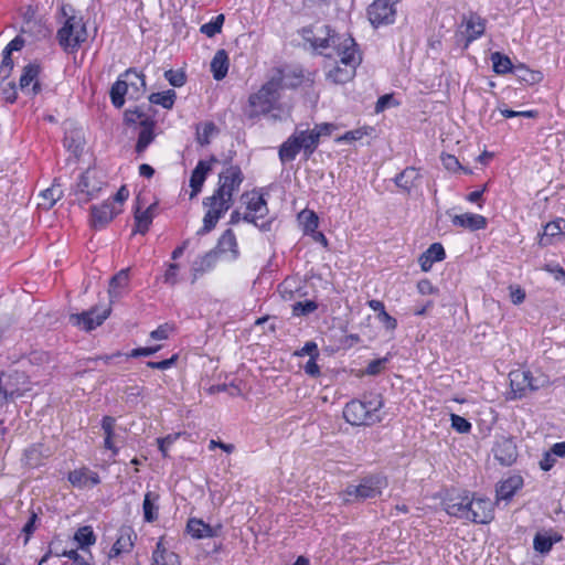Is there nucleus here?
Returning <instances> with one entry per match:
<instances>
[{
	"label": "nucleus",
	"mask_w": 565,
	"mask_h": 565,
	"mask_svg": "<svg viewBox=\"0 0 565 565\" xmlns=\"http://www.w3.org/2000/svg\"><path fill=\"white\" fill-rule=\"evenodd\" d=\"M290 75L284 74L281 70H275L269 79L248 98V107L245 111L248 118H256L259 115L270 113L276 108V103L280 98V92L284 88H295L299 86V79L289 81Z\"/></svg>",
	"instance_id": "1"
},
{
	"label": "nucleus",
	"mask_w": 565,
	"mask_h": 565,
	"mask_svg": "<svg viewBox=\"0 0 565 565\" xmlns=\"http://www.w3.org/2000/svg\"><path fill=\"white\" fill-rule=\"evenodd\" d=\"M353 38L347 36L338 44V52L334 56L339 57L340 64L329 70L327 77L334 84H344L349 82L355 74V67L360 63L361 57L355 49ZM327 56H333L332 53H326Z\"/></svg>",
	"instance_id": "2"
},
{
	"label": "nucleus",
	"mask_w": 565,
	"mask_h": 565,
	"mask_svg": "<svg viewBox=\"0 0 565 565\" xmlns=\"http://www.w3.org/2000/svg\"><path fill=\"white\" fill-rule=\"evenodd\" d=\"M154 115L156 110L150 105H140L125 111V120L128 124H139L141 126L135 148L138 156H141L156 138L154 127L157 122Z\"/></svg>",
	"instance_id": "3"
},
{
	"label": "nucleus",
	"mask_w": 565,
	"mask_h": 565,
	"mask_svg": "<svg viewBox=\"0 0 565 565\" xmlns=\"http://www.w3.org/2000/svg\"><path fill=\"white\" fill-rule=\"evenodd\" d=\"M383 402L380 396H374L369 401L353 399L349 402L343 409L344 419L353 425H373L381 420L379 411Z\"/></svg>",
	"instance_id": "4"
},
{
	"label": "nucleus",
	"mask_w": 565,
	"mask_h": 565,
	"mask_svg": "<svg viewBox=\"0 0 565 565\" xmlns=\"http://www.w3.org/2000/svg\"><path fill=\"white\" fill-rule=\"evenodd\" d=\"M387 487V479L380 475H373L361 479L359 484H349L343 492V501L351 503L379 497Z\"/></svg>",
	"instance_id": "5"
},
{
	"label": "nucleus",
	"mask_w": 565,
	"mask_h": 565,
	"mask_svg": "<svg viewBox=\"0 0 565 565\" xmlns=\"http://www.w3.org/2000/svg\"><path fill=\"white\" fill-rule=\"evenodd\" d=\"M233 199L224 196L214 191L211 196L203 200V205L207 209L203 217V226L198 234L203 235L211 232L218 220L231 209Z\"/></svg>",
	"instance_id": "6"
},
{
	"label": "nucleus",
	"mask_w": 565,
	"mask_h": 565,
	"mask_svg": "<svg viewBox=\"0 0 565 565\" xmlns=\"http://www.w3.org/2000/svg\"><path fill=\"white\" fill-rule=\"evenodd\" d=\"M57 38L60 44L65 50L76 51L87 39V30L83 18L77 15L68 17L64 26L58 30Z\"/></svg>",
	"instance_id": "7"
},
{
	"label": "nucleus",
	"mask_w": 565,
	"mask_h": 565,
	"mask_svg": "<svg viewBox=\"0 0 565 565\" xmlns=\"http://www.w3.org/2000/svg\"><path fill=\"white\" fill-rule=\"evenodd\" d=\"M334 126L332 124H317L312 129L303 128V125H297L294 135L297 138L303 153L309 158L318 148L320 138L330 136Z\"/></svg>",
	"instance_id": "8"
},
{
	"label": "nucleus",
	"mask_w": 565,
	"mask_h": 565,
	"mask_svg": "<svg viewBox=\"0 0 565 565\" xmlns=\"http://www.w3.org/2000/svg\"><path fill=\"white\" fill-rule=\"evenodd\" d=\"M510 379V398L520 399L531 392L537 391L544 386L543 382L534 379L532 373L527 370H513L509 373Z\"/></svg>",
	"instance_id": "9"
},
{
	"label": "nucleus",
	"mask_w": 565,
	"mask_h": 565,
	"mask_svg": "<svg viewBox=\"0 0 565 565\" xmlns=\"http://www.w3.org/2000/svg\"><path fill=\"white\" fill-rule=\"evenodd\" d=\"M30 390V381L23 372L12 371L0 375V393L6 399L14 401Z\"/></svg>",
	"instance_id": "10"
},
{
	"label": "nucleus",
	"mask_w": 565,
	"mask_h": 565,
	"mask_svg": "<svg viewBox=\"0 0 565 565\" xmlns=\"http://www.w3.org/2000/svg\"><path fill=\"white\" fill-rule=\"evenodd\" d=\"M398 0H375L367 9L369 20L375 28L395 21V4Z\"/></svg>",
	"instance_id": "11"
},
{
	"label": "nucleus",
	"mask_w": 565,
	"mask_h": 565,
	"mask_svg": "<svg viewBox=\"0 0 565 565\" xmlns=\"http://www.w3.org/2000/svg\"><path fill=\"white\" fill-rule=\"evenodd\" d=\"M244 180L243 172L237 166H230L218 174V184L215 192L233 199Z\"/></svg>",
	"instance_id": "12"
},
{
	"label": "nucleus",
	"mask_w": 565,
	"mask_h": 565,
	"mask_svg": "<svg viewBox=\"0 0 565 565\" xmlns=\"http://www.w3.org/2000/svg\"><path fill=\"white\" fill-rule=\"evenodd\" d=\"M493 503L488 498L471 494L467 521L488 524L493 520Z\"/></svg>",
	"instance_id": "13"
},
{
	"label": "nucleus",
	"mask_w": 565,
	"mask_h": 565,
	"mask_svg": "<svg viewBox=\"0 0 565 565\" xmlns=\"http://www.w3.org/2000/svg\"><path fill=\"white\" fill-rule=\"evenodd\" d=\"M110 308L107 307L102 311L94 307L88 311L82 313H73L70 316V321L85 331H92L100 326L109 316Z\"/></svg>",
	"instance_id": "14"
},
{
	"label": "nucleus",
	"mask_w": 565,
	"mask_h": 565,
	"mask_svg": "<svg viewBox=\"0 0 565 565\" xmlns=\"http://www.w3.org/2000/svg\"><path fill=\"white\" fill-rule=\"evenodd\" d=\"M471 494L467 491H452L448 493L443 504L445 511L458 519L467 521Z\"/></svg>",
	"instance_id": "15"
},
{
	"label": "nucleus",
	"mask_w": 565,
	"mask_h": 565,
	"mask_svg": "<svg viewBox=\"0 0 565 565\" xmlns=\"http://www.w3.org/2000/svg\"><path fill=\"white\" fill-rule=\"evenodd\" d=\"M312 36H306L315 49L323 50L332 49L338 52V44L348 35H338L333 33L328 25L316 26V31L311 32Z\"/></svg>",
	"instance_id": "16"
},
{
	"label": "nucleus",
	"mask_w": 565,
	"mask_h": 565,
	"mask_svg": "<svg viewBox=\"0 0 565 565\" xmlns=\"http://www.w3.org/2000/svg\"><path fill=\"white\" fill-rule=\"evenodd\" d=\"M121 212L110 200L103 202L100 205L90 207V223L95 230L105 227L111 220Z\"/></svg>",
	"instance_id": "17"
},
{
	"label": "nucleus",
	"mask_w": 565,
	"mask_h": 565,
	"mask_svg": "<svg viewBox=\"0 0 565 565\" xmlns=\"http://www.w3.org/2000/svg\"><path fill=\"white\" fill-rule=\"evenodd\" d=\"M493 455L502 466H511L518 458L514 440L505 436L498 438L493 447Z\"/></svg>",
	"instance_id": "18"
},
{
	"label": "nucleus",
	"mask_w": 565,
	"mask_h": 565,
	"mask_svg": "<svg viewBox=\"0 0 565 565\" xmlns=\"http://www.w3.org/2000/svg\"><path fill=\"white\" fill-rule=\"evenodd\" d=\"M102 186L103 182L96 178L95 171L87 170L81 175L77 183V194L83 195L81 200L87 203L98 194Z\"/></svg>",
	"instance_id": "19"
},
{
	"label": "nucleus",
	"mask_w": 565,
	"mask_h": 565,
	"mask_svg": "<svg viewBox=\"0 0 565 565\" xmlns=\"http://www.w3.org/2000/svg\"><path fill=\"white\" fill-rule=\"evenodd\" d=\"M136 539L137 534L132 527L121 526L118 532V537L109 552V557H117L120 554L129 553L135 545Z\"/></svg>",
	"instance_id": "20"
},
{
	"label": "nucleus",
	"mask_w": 565,
	"mask_h": 565,
	"mask_svg": "<svg viewBox=\"0 0 565 565\" xmlns=\"http://www.w3.org/2000/svg\"><path fill=\"white\" fill-rule=\"evenodd\" d=\"M215 161L216 159L212 158L211 161L201 160L198 162L190 178V186L192 189L190 199H193L201 192L206 175L212 170V162Z\"/></svg>",
	"instance_id": "21"
},
{
	"label": "nucleus",
	"mask_w": 565,
	"mask_h": 565,
	"mask_svg": "<svg viewBox=\"0 0 565 565\" xmlns=\"http://www.w3.org/2000/svg\"><path fill=\"white\" fill-rule=\"evenodd\" d=\"M215 249L220 255H227L231 260H235L239 256L237 241L232 230H226L218 238Z\"/></svg>",
	"instance_id": "22"
},
{
	"label": "nucleus",
	"mask_w": 565,
	"mask_h": 565,
	"mask_svg": "<svg viewBox=\"0 0 565 565\" xmlns=\"http://www.w3.org/2000/svg\"><path fill=\"white\" fill-rule=\"evenodd\" d=\"M68 481L77 488H84L87 486H96L100 482L99 477L96 472L90 471L87 468L76 469L68 473Z\"/></svg>",
	"instance_id": "23"
},
{
	"label": "nucleus",
	"mask_w": 565,
	"mask_h": 565,
	"mask_svg": "<svg viewBox=\"0 0 565 565\" xmlns=\"http://www.w3.org/2000/svg\"><path fill=\"white\" fill-rule=\"evenodd\" d=\"M523 486L521 476L514 475L501 481L497 487L498 500H510L514 493Z\"/></svg>",
	"instance_id": "24"
},
{
	"label": "nucleus",
	"mask_w": 565,
	"mask_h": 565,
	"mask_svg": "<svg viewBox=\"0 0 565 565\" xmlns=\"http://www.w3.org/2000/svg\"><path fill=\"white\" fill-rule=\"evenodd\" d=\"M451 222L455 226L469 228L471 231L484 228L487 225L486 217H483L480 214H472V213L454 215Z\"/></svg>",
	"instance_id": "25"
},
{
	"label": "nucleus",
	"mask_w": 565,
	"mask_h": 565,
	"mask_svg": "<svg viewBox=\"0 0 565 565\" xmlns=\"http://www.w3.org/2000/svg\"><path fill=\"white\" fill-rule=\"evenodd\" d=\"M445 249L440 243L431 244L428 249L419 257L420 268L424 271L430 270L436 262H441L445 258Z\"/></svg>",
	"instance_id": "26"
},
{
	"label": "nucleus",
	"mask_w": 565,
	"mask_h": 565,
	"mask_svg": "<svg viewBox=\"0 0 565 565\" xmlns=\"http://www.w3.org/2000/svg\"><path fill=\"white\" fill-rule=\"evenodd\" d=\"M218 256V252L213 248L198 258L192 265L193 281L199 277V275L212 269L215 266Z\"/></svg>",
	"instance_id": "27"
},
{
	"label": "nucleus",
	"mask_w": 565,
	"mask_h": 565,
	"mask_svg": "<svg viewBox=\"0 0 565 565\" xmlns=\"http://www.w3.org/2000/svg\"><path fill=\"white\" fill-rule=\"evenodd\" d=\"M157 209V204H150L145 211H140L139 207L135 211V222L136 230L135 232L140 234H146L149 230L150 224L152 223L154 216V210Z\"/></svg>",
	"instance_id": "28"
},
{
	"label": "nucleus",
	"mask_w": 565,
	"mask_h": 565,
	"mask_svg": "<svg viewBox=\"0 0 565 565\" xmlns=\"http://www.w3.org/2000/svg\"><path fill=\"white\" fill-rule=\"evenodd\" d=\"M40 68L35 64H28L23 68V73L20 77L19 86L21 90L28 89V87L33 83V87L31 89L32 94H36L40 90L39 82L36 81Z\"/></svg>",
	"instance_id": "29"
},
{
	"label": "nucleus",
	"mask_w": 565,
	"mask_h": 565,
	"mask_svg": "<svg viewBox=\"0 0 565 565\" xmlns=\"http://www.w3.org/2000/svg\"><path fill=\"white\" fill-rule=\"evenodd\" d=\"M242 198L246 200L247 210L250 211L257 218H263L267 215L268 207L263 195L256 193H246Z\"/></svg>",
	"instance_id": "30"
},
{
	"label": "nucleus",
	"mask_w": 565,
	"mask_h": 565,
	"mask_svg": "<svg viewBox=\"0 0 565 565\" xmlns=\"http://www.w3.org/2000/svg\"><path fill=\"white\" fill-rule=\"evenodd\" d=\"M294 134L287 138L279 148V159L282 163L290 162L296 159L301 149L298 140Z\"/></svg>",
	"instance_id": "31"
},
{
	"label": "nucleus",
	"mask_w": 565,
	"mask_h": 565,
	"mask_svg": "<svg viewBox=\"0 0 565 565\" xmlns=\"http://www.w3.org/2000/svg\"><path fill=\"white\" fill-rule=\"evenodd\" d=\"M228 71V55L225 50L216 51L212 62L211 72L216 81L223 79Z\"/></svg>",
	"instance_id": "32"
},
{
	"label": "nucleus",
	"mask_w": 565,
	"mask_h": 565,
	"mask_svg": "<svg viewBox=\"0 0 565 565\" xmlns=\"http://www.w3.org/2000/svg\"><path fill=\"white\" fill-rule=\"evenodd\" d=\"M122 77L128 81V89L131 98H137L140 93L146 89L145 76L134 70H128L122 74Z\"/></svg>",
	"instance_id": "33"
},
{
	"label": "nucleus",
	"mask_w": 565,
	"mask_h": 565,
	"mask_svg": "<svg viewBox=\"0 0 565 565\" xmlns=\"http://www.w3.org/2000/svg\"><path fill=\"white\" fill-rule=\"evenodd\" d=\"M186 531L193 539L214 536L213 529L200 519L192 518L186 523Z\"/></svg>",
	"instance_id": "34"
},
{
	"label": "nucleus",
	"mask_w": 565,
	"mask_h": 565,
	"mask_svg": "<svg viewBox=\"0 0 565 565\" xmlns=\"http://www.w3.org/2000/svg\"><path fill=\"white\" fill-rule=\"evenodd\" d=\"M130 94L128 81L122 75L113 84L110 88L111 103L116 108H121L125 104V95Z\"/></svg>",
	"instance_id": "35"
},
{
	"label": "nucleus",
	"mask_w": 565,
	"mask_h": 565,
	"mask_svg": "<svg viewBox=\"0 0 565 565\" xmlns=\"http://www.w3.org/2000/svg\"><path fill=\"white\" fill-rule=\"evenodd\" d=\"M129 269L119 270L109 281L108 294L110 299L121 296V290L128 285Z\"/></svg>",
	"instance_id": "36"
},
{
	"label": "nucleus",
	"mask_w": 565,
	"mask_h": 565,
	"mask_svg": "<svg viewBox=\"0 0 565 565\" xmlns=\"http://www.w3.org/2000/svg\"><path fill=\"white\" fill-rule=\"evenodd\" d=\"M152 559V565H180L179 556L166 550L161 542H158Z\"/></svg>",
	"instance_id": "37"
},
{
	"label": "nucleus",
	"mask_w": 565,
	"mask_h": 565,
	"mask_svg": "<svg viewBox=\"0 0 565 565\" xmlns=\"http://www.w3.org/2000/svg\"><path fill=\"white\" fill-rule=\"evenodd\" d=\"M159 494L148 491L145 494L143 503H142V510H143V518L147 522H153L158 519V502Z\"/></svg>",
	"instance_id": "38"
},
{
	"label": "nucleus",
	"mask_w": 565,
	"mask_h": 565,
	"mask_svg": "<svg viewBox=\"0 0 565 565\" xmlns=\"http://www.w3.org/2000/svg\"><path fill=\"white\" fill-rule=\"evenodd\" d=\"M565 224L563 218L550 222L545 225L543 234L540 236L539 244L541 246H547L552 243V239L563 234L562 224Z\"/></svg>",
	"instance_id": "39"
},
{
	"label": "nucleus",
	"mask_w": 565,
	"mask_h": 565,
	"mask_svg": "<svg viewBox=\"0 0 565 565\" xmlns=\"http://www.w3.org/2000/svg\"><path fill=\"white\" fill-rule=\"evenodd\" d=\"M467 42H471L484 32V21L477 14H470L466 21Z\"/></svg>",
	"instance_id": "40"
},
{
	"label": "nucleus",
	"mask_w": 565,
	"mask_h": 565,
	"mask_svg": "<svg viewBox=\"0 0 565 565\" xmlns=\"http://www.w3.org/2000/svg\"><path fill=\"white\" fill-rule=\"evenodd\" d=\"M63 195V191L57 184H53L51 188L41 192L39 206L50 210Z\"/></svg>",
	"instance_id": "41"
},
{
	"label": "nucleus",
	"mask_w": 565,
	"mask_h": 565,
	"mask_svg": "<svg viewBox=\"0 0 565 565\" xmlns=\"http://www.w3.org/2000/svg\"><path fill=\"white\" fill-rule=\"evenodd\" d=\"M513 74L522 82L526 84L534 85L540 83L543 78V74L539 71H532L527 68L525 65L520 64L515 65L513 68Z\"/></svg>",
	"instance_id": "42"
},
{
	"label": "nucleus",
	"mask_w": 565,
	"mask_h": 565,
	"mask_svg": "<svg viewBox=\"0 0 565 565\" xmlns=\"http://www.w3.org/2000/svg\"><path fill=\"white\" fill-rule=\"evenodd\" d=\"M419 178V173L415 168H406L395 178V183L398 188L409 191L416 180Z\"/></svg>",
	"instance_id": "43"
},
{
	"label": "nucleus",
	"mask_w": 565,
	"mask_h": 565,
	"mask_svg": "<svg viewBox=\"0 0 565 565\" xmlns=\"http://www.w3.org/2000/svg\"><path fill=\"white\" fill-rule=\"evenodd\" d=\"M177 94L173 89H169L162 93H153L149 96V103L152 107V104L160 105L166 109H171L174 105Z\"/></svg>",
	"instance_id": "44"
},
{
	"label": "nucleus",
	"mask_w": 565,
	"mask_h": 565,
	"mask_svg": "<svg viewBox=\"0 0 565 565\" xmlns=\"http://www.w3.org/2000/svg\"><path fill=\"white\" fill-rule=\"evenodd\" d=\"M491 62L493 65V71L497 74H505L509 72L513 73L514 66L512 65L511 60L499 52H494L491 54Z\"/></svg>",
	"instance_id": "45"
},
{
	"label": "nucleus",
	"mask_w": 565,
	"mask_h": 565,
	"mask_svg": "<svg viewBox=\"0 0 565 565\" xmlns=\"http://www.w3.org/2000/svg\"><path fill=\"white\" fill-rule=\"evenodd\" d=\"M74 540L77 542L81 548H84L95 544L96 536L90 526H82L76 531Z\"/></svg>",
	"instance_id": "46"
},
{
	"label": "nucleus",
	"mask_w": 565,
	"mask_h": 565,
	"mask_svg": "<svg viewBox=\"0 0 565 565\" xmlns=\"http://www.w3.org/2000/svg\"><path fill=\"white\" fill-rule=\"evenodd\" d=\"M559 540H561V537H556L555 540H553L548 535L537 533L534 536L533 546L536 552L545 554V553H548L551 551L553 544Z\"/></svg>",
	"instance_id": "47"
},
{
	"label": "nucleus",
	"mask_w": 565,
	"mask_h": 565,
	"mask_svg": "<svg viewBox=\"0 0 565 565\" xmlns=\"http://www.w3.org/2000/svg\"><path fill=\"white\" fill-rule=\"evenodd\" d=\"M224 14H218L215 19L209 23H205L201 26L200 31L209 38H213L217 33L222 31V26L224 23Z\"/></svg>",
	"instance_id": "48"
},
{
	"label": "nucleus",
	"mask_w": 565,
	"mask_h": 565,
	"mask_svg": "<svg viewBox=\"0 0 565 565\" xmlns=\"http://www.w3.org/2000/svg\"><path fill=\"white\" fill-rule=\"evenodd\" d=\"M299 218L303 224V230L306 233H316L318 227V216L312 211H302L299 214Z\"/></svg>",
	"instance_id": "49"
},
{
	"label": "nucleus",
	"mask_w": 565,
	"mask_h": 565,
	"mask_svg": "<svg viewBox=\"0 0 565 565\" xmlns=\"http://www.w3.org/2000/svg\"><path fill=\"white\" fill-rule=\"evenodd\" d=\"M318 308V303L312 300L297 301L292 305V315L296 317L307 316Z\"/></svg>",
	"instance_id": "50"
},
{
	"label": "nucleus",
	"mask_w": 565,
	"mask_h": 565,
	"mask_svg": "<svg viewBox=\"0 0 565 565\" xmlns=\"http://www.w3.org/2000/svg\"><path fill=\"white\" fill-rule=\"evenodd\" d=\"M25 461L31 467H36L41 463L42 452L40 450V446L33 445L28 448L24 452Z\"/></svg>",
	"instance_id": "51"
},
{
	"label": "nucleus",
	"mask_w": 565,
	"mask_h": 565,
	"mask_svg": "<svg viewBox=\"0 0 565 565\" xmlns=\"http://www.w3.org/2000/svg\"><path fill=\"white\" fill-rule=\"evenodd\" d=\"M450 420L451 427L460 434H467L471 430V424L466 418L457 414H451Z\"/></svg>",
	"instance_id": "52"
},
{
	"label": "nucleus",
	"mask_w": 565,
	"mask_h": 565,
	"mask_svg": "<svg viewBox=\"0 0 565 565\" xmlns=\"http://www.w3.org/2000/svg\"><path fill=\"white\" fill-rule=\"evenodd\" d=\"M388 360H390L388 356H384V358L371 361L367 364L365 373L367 375H377V374H380L385 369V365L388 362Z\"/></svg>",
	"instance_id": "53"
},
{
	"label": "nucleus",
	"mask_w": 565,
	"mask_h": 565,
	"mask_svg": "<svg viewBox=\"0 0 565 565\" xmlns=\"http://www.w3.org/2000/svg\"><path fill=\"white\" fill-rule=\"evenodd\" d=\"M164 77L174 87H181L185 83V76L182 72L169 70L164 73Z\"/></svg>",
	"instance_id": "54"
},
{
	"label": "nucleus",
	"mask_w": 565,
	"mask_h": 565,
	"mask_svg": "<svg viewBox=\"0 0 565 565\" xmlns=\"http://www.w3.org/2000/svg\"><path fill=\"white\" fill-rule=\"evenodd\" d=\"M13 67V62L11 58V53L3 51V58L0 67V76H2L3 79H6Z\"/></svg>",
	"instance_id": "55"
},
{
	"label": "nucleus",
	"mask_w": 565,
	"mask_h": 565,
	"mask_svg": "<svg viewBox=\"0 0 565 565\" xmlns=\"http://www.w3.org/2000/svg\"><path fill=\"white\" fill-rule=\"evenodd\" d=\"M178 264H169L168 269L163 276L164 282L170 286H174L178 282Z\"/></svg>",
	"instance_id": "56"
},
{
	"label": "nucleus",
	"mask_w": 565,
	"mask_h": 565,
	"mask_svg": "<svg viewBox=\"0 0 565 565\" xmlns=\"http://www.w3.org/2000/svg\"><path fill=\"white\" fill-rule=\"evenodd\" d=\"M500 113L505 118H512V117L533 118L536 116V111H534V110L515 111V110L504 108V109H500Z\"/></svg>",
	"instance_id": "57"
},
{
	"label": "nucleus",
	"mask_w": 565,
	"mask_h": 565,
	"mask_svg": "<svg viewBox=\"0 0 565 565\" xmlns=\"http://www.w3.org/2000/svg\"><path fill=\"white\" fill-rule=\"evenodd\" d=\"M57 556H65L73 561V565H89L75 550L62 551Z\"/></svg>",
	"instance_id": "58"
},
{
	"label": "nucleus",
	"mask_w": 565,
	"mask_h": 565,
	"mask_svg": "<svg viewBox=\"0 0 565 565\" xmlns=\"http://www.w3.org/2000/svg\"><path fill=\"white\" fill-rule=\"evenodd\" d=\"M172 328L168 324H161L150 333V338L153 340H166L169 337Z\"/></svg>",
	"instance_id": "59"
},
{
	"label": "nucleus",
	"mask_w": 565,
	"mask_h": 565,
	"mask_svg": "<svg viewBox=\"0 0 565 565\" xmlns=\"http://www.w3.org/2000/svg\"><path fill=\"white\" fill-rule=\"evenodd\" d=\"M377 319L385 327L386 330L393 331L397 327L396 319L390 316L386 311L377 313Z\"/></svg>",
	"instance_id": "60"
},
{
	"label": "nucleus",
	"mask_w": 565,
	"mask_h": 565,
	"mask_svg": "<svg viewBox=\"0 0 565 565\" xmlns=\"http://www.w3.org/2000/svg\"><path fill=\"white\" fill-rule=\"evenodd\" d=\"M417 289L420 295H434L438 292V289L433 286L428 279H422L417 282Z\"/></svg>",
	"instance_id": "61"
},
{
	"label": "nucleus",
	"mask_w": 565,
	"mask_h": 565,
	"mask_svg": "<svg viewBox=\"0 0 565 565\" xmlns=\"http://www.w3.org/2000/svg\"><path fill=\"white\" fill-rule=\"evenodd\" d=\"M8 87H0V94H2L7 102L13 103L17 99V90L13 82L7 83Z\"/></svg>",
	"instance_id": "62"
},
{
	"label": "nucleus",
	"mask_w": 565,
	"mask_h": 565,
	"mask_svg": "<svg viewBox=\"0 0 565 565\" xmlns=\"http://www.w3.org/2000/svg\"><path fill=\"white\" fill-rule=\"evenodd\" d=\"M316 359L317 358L311 356L303 366L305 372L312 377H316L320 374V367L317 364Z\"/></svg>",
	"instance_id": "63"
},
{
	"label": "nucleus",
	"mask_w": 565,
	"mask_h": 565,
	"mask_svg": "<svg viewBox=\"0 0 565 565\" xmlns=\"http://www.w3.org/2000/svg\"><path fill=\"white\" fill-rule=\"evenodd\" d=\"M443 163L449 171H457L460 168L458 159L452 154L443 156Z\"/></svg>",
	"instance_id": "64"
}]
</instances>
